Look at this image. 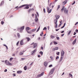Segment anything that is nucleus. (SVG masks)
<instances>
[{
    "instance_id": "nucleus-1",
    "label": "nucleus",
    "mask_w": 78,
    "mask_h": 78,
    "mask_svg": "<svg viewBox=\"0 0 78 78\" xmlns=\"http://www.w3.org/2000/svg\"><path fill=\"white\" fill-rule=\"evenodd\" d=\"M65 8V6H63L61 10V12H63L64 10V13H65V14H67V13H68V10L67 9Z\"/></svg>"
},
{
    "instance_id": "nucleus-2",
    "label": "nucleus",
    "mask_w": 78,
    "mask_h": 78,
    "mask_svg": "<svg viewBox=\"0 0 78 78\" xmlns=\"http://www.w3.org/2000/svg\"><path fill=\"white\" fill-rule=\"evenodd\" d=\"M5 63L7 66H12V64L11 63L7 60H5Z\"/></svg>"
},
{
    "instance_id": "nucleus-3",
    "label": "nucleus",
    "mask_w": 78,
    "mask_h": 78,
    "mask_svg": "<svg viewBox=\"0 0 78 78\" xmlns=\"http://www.w3.org/2000/svg\"><path fill=\"white\" fill-rule=\"evenodd\" d=\"M55 70V68H53L52 69L49 73V75H51L52 74H53V72H54V71Z\"/></svg>"
},
{
    "instance_id": "nucleus-4",
    "label": "nucleus",
    "mask_w": 78,
    "mask_h": 78,
    "mask_svg": "<svg viewBox=\"0 0 78 78\" xmlns=\"http://www.w3.org/2000/svg\"><path fill=\"white\" fill-rule=\"evenodd\" d=\"M47 11L48 12V13H50V12H51V11H52V9H51L50 10V9L49 8V7H47Z\"/></svg>"
},
{
    "instance_id": "nucleus-5",
    "label": "nucleus",
    "mask_w": 78,
    "mask_h": 78,
    "mask_svg": "<svg viewBox=\"0 0 78 78\" xmlns=\"http://www.w3.org/2000/svg\"><path fill=\"white\" fill-rule=\"evenodd\" d=\"M37 15L35 14V23L37 22V21H39V19L37 18Z\"/></svg>"
},
{
    "instance_id": "nucleus-6",
    "label": "nucleus",
    "mask_w": 78,
    "mask_h": 78,
    "mask_svg": "<svg viewBox=\"0 0 78 78\" xmlns=\"http://www.w3.org/2000/svg\"><path fill=\"white\" fill-rule=\"evenodd\" d=\"M44 72H43L40 74L38 75H37V77L38 78H39V77H41V76H43V75H44Z\"/></svg>"
},
{
    "instance_id": "nucleus-7",
    "label": "nucleus",
    "mask_w": 78,
    "mask_h": 78,
    "mask_svg": "<svg viewBox=\"0 0 78 78\" xmlns=\"http://www.w3.org/2000/svg\"><path fill=\"white\" fill-rule=\"evenodd\" d=\"M61 57L64 58V51H62L61 52Z\"/></svg>"
},
{
    "instance_id": "nucleus-8",
    "label": "nucleus",
    "mask_w": 78,
    "mask_h": 78,
    "mask_svg": "<svg viewBox=\"0 0 78 78\" xmlns=\"http://www.w3.org/2000/svg\"><path fill=\"white\" fill-rule=\"evenodd\" d=\"M67 3V0H65L64 2H62V5H66Z\"/></svg>"
},
{
    "instance_id": "nucleus-9",
    "label": "nucleus",
    "mask_w": 78,
    "mask_h": 78,
    "mask_svg": "<svg viewBox=\"0 0 78 78\" xmlns=\"http://www.w3.org/2000/svg\"><path fill=\"white\" fill-rule=\"evenodd\" d=\"M36 51V49H35L34 51L31 52V55H34L35 52Z\"/></svg>"
},
{
    "instance_id": "nucleus-10",
    "label": "nucleus",
    "mask_w": 78,
    "mask_h": 78,
    "mask_svg": "<svg viewBox=\"0 0 78 78\" xmlns=\"http://www.w3.org/2000/svg\"><path fill=\"white\" fill-rule=\"evenodd\" d=\"M24 28H25V26H23L22 27H21L20 29V31L21 32V31H22V30H23L24 29Z\"/></svg>"
},
{
    "instance_id": "nucleus-11",
    "label": "nucleus",
    "mask_w": 78,
    "mask_h": 78,
    "mask_svg": "<svg viewBox=\"0 0 78 78\" xmlns=\"http://www.w3.org/2000/svg\"><path fill=\"white\" fill-rule=\"evenodd\" d=\"M55 17L56 18V19L57 20L58 19H59V16L58 15H55Z\"/></svg>"
},
{
    "instance_id": "nucleus-12",
    "label": "nucleus",
    "mask_w": 78,
    "mask_h": 78,
    "mask_svg": "<svg viewBox=\"0 0 78 78\" xmlns=\"http://www.w3.org/2000/svg\"><path fill=\"white\" fill-rule=\"evenodd\" d=\"M26 29L27 31H28L29 30H31V28L28 27H26Z\"/></svg>"
},
{
    "instance_id": "nucleus-13",
    "label": "nucleus",
    "mask_w": 78,
    "mask_h": 78,
    "mask_svg": "<svg viewBox=\"0 0 78 78\" xmlns=\"http://www.w3.org/2000/svg\"><path fill=\"white\" fill-rule=\"evenodd\" d=\"M44 64L45 67H47V65H48V62H45L44 63Z\"/></svg>"
},
{
    "instance_id": "nucleus-14",
    "label": "nucleus",
    "mask_w": 78,
    "mask_h": 78,
    "mask_svg": "<svg viewBox=\"0 0 78 78\" xmlns=\"http://www.w3.org/2000/svg\"><path fill=\"white\" fill-rule=\"evenodd\" d=\"M23 40H22L20 42V45H22L23 44Z\"/></svg>"
},
{
    "instance_id": "nucleus-15",
    "label": "nucleus",
    "mask_w": 78,
    "mask_h": 78,
    "mask_svg": "<svg viewBox=\"0 0 78 78\" xmlns=\"http://www.w3.org/2000/svg\"><path fill=\"white\" fill-rule=\"evenodd\" d=\"M26 5H23L20 6L18 8H22V7H23L24 6H26Z\"/></svg>"
},
{
    "instance_id": "nucleus-16",
    "label": "nucleus",
    "mask_w": 78,
    "mask_h": 78,
    "mask_svg": "<svg viewBox=\"0 0 78 78\" xmlns=\"http://www.w3.org/2000/svg\"><path fill=\"white\" fill-rule=\"evenodd\" d=\"M76 39H75L73 42V45H74L75 43H76Z\"/></svg>"
},
{
    "instance_id": "nucleus-17",
    "label": "nucleus",
    "mask_w": 78,
    "mask_h": 78,
    "mask_svg": "<svg viewBox=\"0 0 78 78\" xmlns=\"http://www.w3.org/2000/svg\"><path fill=\"white\" fill-rule=\"evenodd\" d=\"M64 57H61L60 60L59 61V62H62V59H63V58Z\"/></svg>"
},
{
    "instance_id": "nucleus-18",
    "label": "nucleus",
    "mask_w": 78,
    "mask_h": 78,
    "mask_svg": "<svg viewBox=\"0 0 78 78\" xmlns=\"http://www.w3.org/2000/svg\"><path fill=\"white\" fill-rule=\"evenodd\" d=\"M69 76L70 77H71V78H73V76H72V74H71V73H70L69 74Z\"/></svg>"
},
{
    "instance_id": "nucleus-19",
    "label": "nucleus",
    "mask_w": 78,
    "mask_h": 78,
    "mask_svg": "<svg viewBox=\"0 0 78 78\" xmlns=\"http://www.w3.org/2000/svg\"><path fill=\"white\" fill-rule=\"evenodd\" d=\"M36 28H35L34 29H32L31 30V31L32 32H34V31H36Z\"/></svg>"
},
{
    "instance_id": "nucleus-20",
    "label": "nucleus",
    "mask_w": 78,
    "mask_h": 78,
    "mask_svg": "<svg viewBox=\"0 0 78 78\" xmlns=\"http://www.w3.org/2000/svg\"><path fill=\"white\" fill-rule=\"evenodd\" d=\"M34 10V9H29L28 10V12H30V11H33Z\"/></svg>"
},
{
    "instance_id": "nucleus-21",
    "label": "nucleus",
    "mask_w": 78,
    "mask_h": 78,
    "mask_svg": "<svg viewBox=\"0 0 78 78\" xmlns=\"http://www.w3.org/2000/svg\"><path fill=\"white\" fill-rule=\"evenodd\" d=\"M37 46V44L35 43L34 44V47L33 48H36V46Z\"/></svg>"
},
{
    "instance_id": "nucleus-22",
    "label": "nucleus",
    "mask_w": 78,
    "mask_h": 78,
    "mask_svg": "<svg viewBox=\"0 0 78 78\" xmlns=\"http://www.w3.org/2000/svg\"><path fill=\"white\" fill-rule=\"evenodd\" d=\"M26 39H27V41L28 42L29 41H30V38L28 37H26Z\"/></svg>"
},
{
    "instance_id": "nucleus-23",
    "label": "nucleus",
    "mask_w": 78,
    "mask_h": 78,
    "mask_svg": "<svg viewBox=\"0 0 78 78\" xmlns=\"http://www.w3.org/2000/svg\"><path fill=\"white\" fill-rule=\"evenodd\" d=\"M57 22H58V20H54V23L55 24H57Z\"/></svg>"
},
{
    "instance_id": "nucleus-24",
    "label": "nucleus",
    "mask_w": 78,
    "mask_h": 78,
    "mask_svg": "<svg viewBox=\"0 0 78 78\" xmlns=\"http://www.w3.org/2000/svg\"><path fill=\"white\" fill-rule=\"evenodd\" d=\"M24 70H27V66H25L24 67Z\"/></svg>"
},
{
    "instance_id": "nucleus-25",
    "label": "nucleus",
    "mask_w": 78,
    "mask_h": 78,
    "mask_svg": "<svg viewBox=\"0 0 78 78\" xmlns=\"http://www.w3.org/2000/svg\"><path fill=\"white\" fill-rule=\"evenodd\" d=\"M4 3V1H2L0 5V6H2V5H3Z\"/></svg>"
},
{
    "instance_id": "nucleus-26",
    "label": "nucleus",
    "mask_w": 78,
    "mask_h": 78,
    "mask_svg": "<svg viewBox=\"0 0 78 78\" xmlns=\"http://www.w3.org/2000/svg\"><path fill=\"white\" fill-rule=\"evenodd\" d=\"M24 9H29V6L26 7L24 8Z\"/></svg>"
},
{
    "instance_id": "nucleus-27",
    "label": "nucleus",
    "mask_w": 78,
    "mask_h": 78,
    "mask_svg": "<svg viewBox=\"0 0 78 78\" xmlns=\"http://www.w3.org/2000/svg\"><path fill=\"white\" fill-rule=\"evenodd\" d=\"M51 37L52 39H53V38H55V36L52 35H51Z\"/></svg>"
},
{
    "instance_id": "nucleus-28",
    "label": "nucleus",
    "mask_w": 78,
    "mask_h": 78,
    "mask_svg": "<svg viewBox=\"0 0 78 78\" xmlns=\"http://www.w3.org/2000/svg\"><path fill=\"white\" fill-rule=\"evenodd\" d=\"M27 5H26V6H30V7H31V6H32V5H33L32 4H29V5H27V4H26Z\"/></svg>"
},
{
    "instance_id": "nucleus-29",
    "label": "nucleus",
    "mask_w": 78,
    "mask_h": 78,
    "mask_svg": "<svg viewBox=\"0 0 78 78\" xmlns=\"http://www.w3.org/2000/svg\"><path fill=\"white\" fill-rule=\"evenodd\" d=\"M21 72H22L21 71H18L17 72V73H21Z\"/></svg>"
},
{
    "instance_id": "nucleus-30",
    "label": "nucleus",
    "mask_w": 78,
    "mask_h": 78,
    "mask_svg": "<svg viewBox=\"0 0 78 78\" xmlns=\"http://www.w3.org/2000/svg\"><path fill=\"white\" fill-rule=\"evenodd\" d=\"M55 45H57V44H58V43L57 42H56V41H54L53 42Z\"/></svg>"
},
{
    "instance_id": "nucleus-31",
    "label": "nucleus",
    "mask_w": 78,
    "mask_h": 78,
    "mask_svg": "<svg viewBox=\"0 0 78 78\" xmlns=\"http://www.w3.org/2000/svg\"><path fill=\"white\" fill-rule=\"evenodd\" d=\"M40 53L41 55H43V52L42 51L40 52Z\"/></svg>"
},
{
    "instance_id": "nucleus-32",
    "label": "nucleus",
    "mask_w": 78,
    "mask_h": 78,
    "mask_svg": "<svg viewBox=\"0 0 78 78\" xmlns=\"http://www.w3.org/2000/svg\"><path fill=\"white\" fill-rule=\"evenodd\" d=\"M27 32L28 33H29V34H31L32 33V32L31 31H27Z\"/></svg>"
},
{
    "instance_id": "nucleus-33",
    "label": "nucleus",
    "mask_w": 78,
    "mask_h": 78,
    "mask_svg": "<svg viewBox=\"0 0 78 78\" xmlns=\"http://www.w3.org/2000/svg\"><path fill=\"white\" fill-rule=\"evenodd\" d=\"M71 32H72V30H70L69 31L68 34V35H70V34L71 33Z\"/></svg>"
},
{
    "instance_id": "nucleus-34",
    "label": "nucleus",
    "mask_w": 78,
    "mask_h": 78,
    "mask_svg": "<svg viewBox=\"0 0 78 78\" xmlns=\"http://www.w3.org/2000/svg\"><path fill=\"white\" fill-rule=\"evenodd\" d=\"M44 34L43 33V32H42V33H41V34H40V36H43L42 35H43Z\"/></svg>"
},
{
    "instance_id": "nucleus-35",
    "label": "nucleus",
    "mask_w": 78,
    "mask_h": 78,
    "mask_svg": "<svg viewBox=\"0 0 78 78\" xmlns=\"http://www.w3.org/2000/svg\"><path fill=\"white\" fill-rule=\"evenodd\" d=\"M39 30H40V27H39L38 29H37V32H38V31H39Z\"/></svg>"
},
{
    "instance_id": "nucleus-36",
    "label": "nucleus",
    "mask_w": 78,
    "mask_h": 78,
    "mask_svg": "<svg viewBox=\"0 0 78 78\" xmlns=\"http://www.w3.org/2000/svg\"><path fill=\"white\" fill-rule=\"evenodd\" d=\"M56 59L57 60V59H59V56H57L56 57Z\"/></svg>"
},
{
    "instance_id": "nucleus-37",
    "label": "nucleus",
    "mask_w": 78,
    "mask_h": 78,
    "mask_svg": "<svg viewBox=\"0 0 78 78\" xmlns=\"http://www.w3.org/2000/svg\"><path fill=\"white\" fill-rule=\"evenodd\" d=\"M17 35L18 37H20V34L19 33H17Z\"/></svg>"
},
{
    "instance_id": "nucleus-38",
    "label": "nucleus",
    "mask_w": 78,
    "mask_h": 78,
    "mask_svg": "<svg viewBox=\"0 0 78 78\" xmlns=\"http://www.w3.org/2000/svg\"><path fill=\"white\" fill-rule=\"evenodd\" d=\"M59 53H60V52H58L56 53V55H59Z\"/></svg>"
},
{
    "instance_id": "nucleus-39",
    "label": "nucleus",
    "mask_w": 78,
    "mask_h": 78,
    "mask_svg": "<svg viewBox=\"0 0 78 78\" xmlns=\"http://www.w3.org/2000/svg\"><path fill=\"white\" fill-rule=\"evenodd\" d=\"M60 8V5H59L58 6V8H57V10H58Z\"/></svg>"
},
{
    "instance_id": "nucleus-40",
    "label": "nucleus",
    "mask_w": 78,
    "mask_h": 78,
    "mask_svg": "<svg viewBox=\"0 0 78 78\" xmlns=\"http://www.w3.org/2000/svg\"><path fill=\"white\" fill-rule=\"evenodd\" d=\"M56 38L57 40H59V37H56Z\"/></svg>"
},
{
    "instance_id": "nucleus-41",
    "label": "nucleus",
    "mask_w": 78,
    "mask_h": 78,
    "mask_svg": "<svg viewBox=\"0 0 78 78\" xmlns=\"http://www.w3.org/2000/svg\"><path fill=\"white\" fill-rule=\"evenodd\" d=\"M47 30V27H44L43 29V30Z\"/></svg>"
},
{
    "instance_id": "nucleus-42",
    "label": "nucleus",
    "mask_w": 78,
    "mask_h": 78,
    "mask_svg": "<svg viewBox=\"0 0 78 78\" xmlns=\"http://www.w3.org/2000/svg\"><path fill=\"white\" fill-rule=\"evenodd\" d=\"M55 24V28H57V27H58V24Z\"/></svg>"
},
{
    "instance_id": "nucleus-43",
    "label": "nucleus",
    "mask_w": 78,
    "mask_h": 78,
    "mask_svg": "<svg viewBox=\"0 0 78 78\" xmlns=\"http://www.w3.org/2000/svg\"><path fill=\"white\" fill-rule=\"evenodd\" d=\"M50 58H51V60H53V58L52 57L50 56Z\"/></svg>"
},
{
    "instance_id": "nucleus-44",
    "label": "nucleus",
    "mask_w": 78,
    "mask_h": 78,
    "mask_svg": "<svg viewBox=\"0 0 78 78\" xmlns=\"http://www.w3.org/2000/svg\"><path fill=\"white\" fill-rule=\"evenodd\" d=\"M19 41H18L16 43L17 46H18L19 45Z\"/></svg>"
},
{
    "instance_id": "nucleus-45",
    "label": "nucleus",
    "mask_w": 78,
    "mask_h": 78,
    "mask_svg": "<svg viewBox=\"0 0 78 78\" xmlns=\"http://www.w3.org/2000/svg\"><path fill=\"white\" fill-rule=\"evenodd\" d=\"M55 50H58V47H56L55 48Z\"/></svg>"
},
{
    "instance_id": "nucleus-46",
    "label": "nucleus",
    "mask_w": 78,
    "mask_h": 78,
    "mask_svg": "<svg viewBox=\"0 0 78 78\" xmlns=\"http://www.w3.org/2000/svg\"><path fill=\"white\" fill-rule=\"evenodd\" d=\"M20 55H23V53H22V52H20Z\"/></svg>"
},
{
    "instance_id": "nucleus-47",
    "label": "nucleus",
    "mask_w": 78,
    "mask_h": 78,
    "mask_svg": "<svg viewBox=\"0 0 78 78\" xmlns=\"http://www.w3.org/2000/svg\"><path fill=\"white\" fill-rule=\"evenodd\" d=\"M13 59V58H10V61H12Z\"/></svg>"
},
{
    "instance_id": "nucleus-48",
    "label": "nucleus",
    "mask_w": 78,
    "mask_h": 78,
    "mask_svg": "<svg viewBox=\"0 0 78 78\" xmlns=\"http://www.w3.org/2000/svg\"><path fill=\"white\" fill-rule=\"evenodd\" d=\"M43 11L44 13H45V9L44 8L43 9Z\"/></svg>"
},
{
    "instance_id": "nucleus-49",
    "label": "nucleus",
    "mask_w": 78,
    "mask_h": 78,
    "mask_svg": "<svg viewBox=\"0 0 78 78\" xmlns=\"http://www.w3.org/2000/svg\"><path fill=\"white\" fill-rule=\"evenodd\" d=\"M53 66L52 65H50L49 66V67H52Z\"/></svg>"
},
{
    "instance_id": "nucleus-50",
    "label": "nucleus",
    "mask_w": 78,
    "mask_h": 78,
    "mask_svg": "<svg viewBox=\"0 0 78 78\" xmlns=\"http://www.w3.org/2000/svg\"><path fill=\"white\" fill-rule=\"evenodd\" d=\"M4 24V22L3 21H2L1 22V24L2 25H3V24Z\"/></svg>"
},
{
    "instance_id": "nucleus-51",
    "label": "nucleus",
    "mask_w": 78,
    "mask_h": 78,
    "mask_svg": "<svg viewBox=\"0 0 78 78\" xmlns=\"http://www.w3.org/2000/svg\"><path fill=\"white\" fill-rule=\"evenodd\" d=\"M13 76H16V74L15 73L13 74Z\"/></svg>"
},
{
    "instance_id": "nucleus-52",
    "label": "nucleus",
    "mask_w": 78,
    "mask_h": 78,
    "mask_svg": "<svg viewBox=\"0 0 78 78\" xmlns=\"http://www.w3.org/2000/svg\"><path fill=\"white\" fill-rule=\"evenodd\" d=\"M76 33H78V29H76Z\"/></svg>"
},
{
    "instance_id": "nucleus-53",
    "label": "nucleus",
    "mask_w": 78,
    "mask_h": 78,
    "mask_svg": "<svg viewBox=\"0 0 78 78\" xmlns=\"http://www.w3.org/2000/svg\"><path fill=\"white\" fill-rule=\"evenodd\" d=\"M4 72H7V69H5V70L4 71Z\"/></svg>"
},
{
    "instance_id": "nucleus-54",
    "label": "nucleus",
    "mask_w": 78,
    "mask_h": 78,
    "mask_svg": "<svg viewBox=\"0 0 78 78\" xmlns=\"http://www.w3.org/2000/svg\"><path fill=\"white\" fill-rule=\"evenodd\" d=\"M6 47V48L7 50H8V46H5Z\"/></svg>"
},
{
    "instance_id": "nucleus-55",
    "label": "nucleus",
    "mask_w": 78,
    "mask_h": 78,
    "mask_svg": "<svg viewBox=\"0 0 78 78\" xmlns=\"http://www.w3.org/2000/svg\"><path fill=\"white\" fill-rule=\"evenodd\" d=\"M75 2L74 1L73 3L72 4V5H74V4H75Z\"/></svg>"
},
{
    "instance_id": "nucleus-56",
    "label": "nucleus",
    "mask_w": 78,
    "mask_h": 78,
    "mask_svg": "<svg viewBox=\"0 0 78 78\" xmlns=\"http://www.w3.org/2000/svg\"><path fill=\"white\" fill-rule=\"evenodd\" d=\"M51 5H52V3H51L50 4L49 6H51Z\"/></svg>"
},
{
    "instance_id": "nucleus-57",
    "label": "nucleus",
    "mask_w": 78,
    "mask_h": 78,
    "mask_svg": "<svg viewBox=\"0 0 78 78\" xmlns=\"http://www.w3.org/2000/svg\"><path fill=\"white\" fill-rule=\"evenodd\" d=\"M61 25H62V23L60 24L58 26L59 27L61 26Z\"/></svg>"
},
{
    "instance_id": "nucleus-58",
    "label": "nucleus",
    "mask_w": 78,
    "mask_h": 78,
    "mask_svg": "<svg viewBox=\"0 0 78 78\" xmlns=\"http://www.w3.org/2000/svg\"><path fill=\"white\" fill-rule=\"evenodd\" d=\"M59 30V29H55V31H58V30Z\"/></svg>"
},
{
    "instance_id": "nucleus-59",
    "label": "nucleus",
    "mask_w": 78,
    "mask_h": 78,
    "mask_svg": "<svg viewBox=\"0 0 78 78\" xmlns=\"http://www.w3.org/2000/svg\"><path fill=\"white\" fill-rule=\"evenodd\" d=\"M61 36H64V34H62L61 35Z\"/></svg>"
},
{
    "instance_id": "nucleus-60",
    "label": "nucleus",
    "mask_w": 78,
    "mask_h": 78,
    "mask_svg": "<svg viewBox=\"0 0 78 78\" xmlns=\"http://www.w3.org/2000/svg\"><path fill=\"white\" fill-rule=\"evenodd\" d=\"M78 22H76V24H75V25H77V24H78Z\"/></svg>"
},
{
    "instance_id": "nucleus-61",
    "label": "nucleus",
    "mask_w": 78,
    "mask_h": 78,
    "mask_svg": "<svg viewBox=\"0 0 78 78\" xmlns=\"http://www.w3.org/2000/svg\"><path fill=\"white\" fill-rule=\"evenodd\" d=\"M54 51H55V48H53L52 49Z\"/></svg>"
},
{
    "instance_id": "nucleus-62",
    "label": "nucleus",
    "mask_w": 78,
    "mask_h": 78,
    "mask_svg": "<svg viewBox=\"0 0 78 78\" xmlns=\"http://www.w3.org/2000/svg\"><path fill=\"white\" fill-rule=\"evenodd\" d=\"M24 59H25L24 58H21V60H24Z\"/></svg>"
},
{
    "instance_id": "nucleus-63",
    "label": "nucleus",
    "mask_w": 78,
    "mask_h": 78,
    "mask_svg": "<svg viewBox=\"0 0 78 78\" xmlns=\"http://www.w3.org/2000/svg\"><path fill=\"white\" fill-rule=\"evenodd\" d=\"M76 32H74V34H73V35H75L76 34Z\"/></svg>"
},
{
    "instance_id": "nucleus-64",
    "label": "nucleus",
    "mask_w": 78,
    "mask_h": 78,
    "mask_svg": "<svg viewBox=\"0 0 78 78\" xmlns=\"http://www.w3.org/2000/svg\"><path fill=\"white\" fill-rule=\"evenodd\" d=\"M3 45L4 46H5V47H6V45L5 44H3Z\"/></svg>"
}]
</instances>
